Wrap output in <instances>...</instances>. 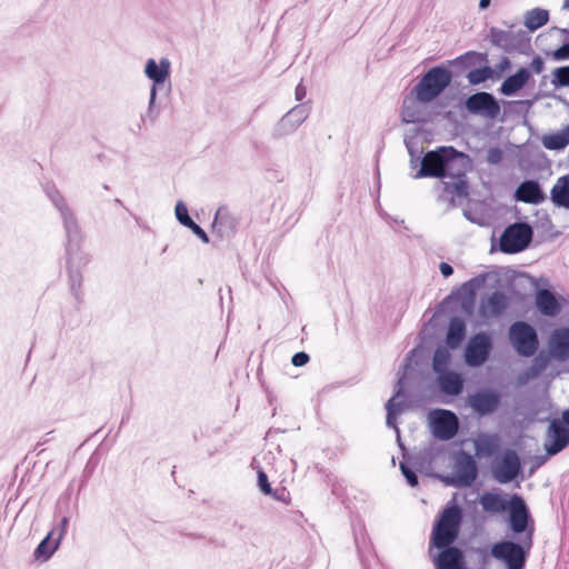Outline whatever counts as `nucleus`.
Wrapping results in <instances>:
<instances>
[{"mask_svg": "<svg viewBox=\"0 0 569 569\" xmlns=\"http://www.w3.org/2000/svg\"><path fill=\"white\" fill-rule=\"evenodd\" d=\"M462 509L447 505L433 525L429 552L433 548L441 551L433 558L436 569H466L463 552L451 545L458 539L462 523Z\"/></svg>", "mask_w": 569, "mask_h": 569, "instance_id": "1", "label": "nucleus"}, {"mask_svg": "<svg viewBox=\"0 0 569 569\" xmlns=\"http://www.w3.org/2000/svg\"><path fill=\"white\" fill-rule=\"evenodd\" d=\"M533 527H531L522 545L512 541L497 542L491 548V555L497 560L503 561L508 569H522L526 563V556L532 547Z\"/></svg>", "mask_w": 569, "mask_h": 569, "instance_id": "2", "label": "nucleus"}, {"mask_svg": "<svg viewBox=\"0 0 569 569\" xmlns=\"http://www.w3.org/2000/svg\"><path fill=\"white\" fill-rule=\"evenodd\" d=\"M468 169V157L456 150V153L448 154L446 164V178L449 181H443L445 192L452 197H467L468 196V182L466 180Z\"/></svg>", "mask_w": 569, "mask_h": 569, "instance_id": "3", "label": "nucleus"}, {"mask_svg": "<svg viewBox=\"0 0 569 569\" xmlns=\"http://www.w3.org/2000/svg\"><path fill=\"white\" fill-rule=\"evenodd\" d=\"M450 72L441 67L431 68L416 87L420 101L428 102L435 99L450 83Z\"/></svg>", "mask_w": 569, "mask_h": 569, "instance_id": "4", "label": "nucleus"}, {"mask_svg": "<svg viewBox=\"0 0 569 569\" xmlns=\"http://www.w3.org/2000/svg\"><path fill=\"white\" fill-rule=\"evenodd\" d=\"M532 229L526 222H515L502 232L499 241L503 253H517L525 250L532 240Z\"/></svg>", "mask_w": 569, "mask_h": 569, "instance_id": "5", "label": "nucleus"}, {"mask_svg": "<svg viewBox=\"0 0 569 569\" xmlns=\"http://www.w3.org/2000/svg\"><path fill=\"white\" fill-rule=\"evenodd\" d=\"M509 339L516 351L523 357L533 356L539 347L535 328L525 321H516L510 326Z\"/></svg>", "mask_w": 569, "mask_h": 569, "instance_id": "6", "label": "nucleus"}, {"mask_svg": "<svg viewBox=\"0 0 569 569\" xmlns=\"http://www.w3.org/2000/svg\"><path fill=\"white\" fill-rule=\"evenodd\" d=\"M453 153H456L453 147H440L436 150L428 151L422 157L420 169L415 174V178H446L448 154Z\"/></svg>", "mask_w": 569, "mask_h": 569, "instance_id": "7", "label": "nucleus"}, {"mask_svg": "<svg viewBox=\"0 0 569 569\" xmlns=\"http://www.w3.org/2000/svg\"><path fill=\"white\" fill-rule=\"evenodd\" d=\"M429 419L436 438L450 440L458 433L459 421L452 411L437 409L430 412Z\"/></svg>", "mask_w": 569, "mask_h": 569, "instance_id": "8", "label": "nucleus"}, {"mask_svg": "<svg viewBox=\"0 0 569 569\" xmlns=\"http://www.w3.org/2000/svg\"><path fill=\"white\" fill-rule=\"evenodd\" d=\"M521 471V462L518 453L507 450L492 469L495 479L500 483L512 481Z\"/></svg>", "mask_w": 569, "mask_h": 569, "instance_id": "9", "label": "nucleus"}, {"mask_svg": "<svg viewBox=\"0 0 569 569\" xmlns=\"http://www.w3.org/2000/svg\"><path fill=\"white\" fill-rule=\"evenodd\" d=\"M509 307V298L501 291H495L481 299L479 317L487 321L501 317Z\"/></svg>", "mask_w": 569, "mask_h": 569, "instance_id": "10", "label": "nucleus"}, {"mask_svg": "<svg viewBox=\"0 0 569 569\" xmlns=\"http://www.w3.org/2000/svg\"><path fill=\"white\" fill-rule=\"evenodd\" d=\"M468 405L479 416L493 413L500 405V395L490 389L479 390L468 397Z\"/></svg>", "mask_w": 569, "mask_h": 569, "instance_id": "11", "label": "nucleus"}, {"mask_svg": "<svg viewBox=\"0 0 569 569\" xmlns=\"http://www.w3.org/2000/svg\"><path fill=\"white\" fill-rule=\"evenodd\" d=\"M491 350V342L486 333L473 336L466 348V361L469 366L478 367L485 363Z\"/></svg>", "mask_w": 569, "mask_h": 569, "instance_id": "12", "label": "nucleus"}, {"mask_svg": "<svg viewBox=\"0 0 569 569\" xmlns=\"http://www.w3.org/2000/svg\"><path fill=\"white\" fill-rule=\"evenodd\" d=\"M68 527V519L62 518L59 526L51 530L48 536L38 545L34 550L36 560L46 561L58 549L62 537L64 536Z\"/></svg>", "mask_w": 569, "mask_h": 569, "instance_id": "13", "label": "nucleus"}, {"mask_svg": "<svg viewBox=\"0 0 569 569\" xmlns=\"http://www.w3.org/2000/svg\"><path fill=\"white\" fill-rule=\"evenodd\" d=\"M466 108L471 113H481L489 118H496L500 113V106L491 93L477 92L466 101Z\"/></svg>", "mask_w": 569, "mask_h": 569, "instance_id": "14", "label": "nucleus"}, {"mask_svg": "<svg viewBox=\"0 0 569 569\" xmlns=\"http://www.w3.org/2000/svg\"><path fill=\"white\" fill-rule=\"evenodd\" d=\"M510 527L513 532L521 533L527 530L529 512L523 499L513 495L509 501Z\"/></svg>", "mask_w": 569, "mask_h": 569, "instance_id": "15", "label": "nucleus"}, {"mask_svg": "<svg viewBox=\"0 0 569 569\" xmlns=\"http://www.w3.org/2000/svg\"><path fill=\"white\" fill-rule=\"evenodd\" d=\"M569 443V428L559 421H552L548 431V443L546 450L553 456L561 451Z\"/></svg>", "mask_w": 569, "mask_h": 569, "instance_id": "16", "label": "nucleus"}, {"mask_svg": "<svg viewBox=\"0 0 569 569\" xmlns=\"http://www.w3.org/2000/svg\"><path fill=\"white\" fill-rule=\"evenodd\" d=\"M456 475L459 485L471 486L478 476V467L475 459L468 455L462 453L456 463Z\"/></svg>", "mask_w": 569, "mask_h": 569, "instance_id": "17", "label": "nucleus"}, {"mask_svg": "<svg viewBox=\"0 0 569 569\" xmlns=\"http://www.w3.org/2000/svg\"><path fill=\"white\" fill-rule=\"evenodd\" d=\"M551 353L560 359L569 358V328H559L552 331L549 340Z\"/></svg>", "mask_w": 569, "mask_h": 569, "instance_id": "18", "label": "nucleus"}, {"mask_svg": "<svg viewBox=\"0 0 569 569\" xmlns=\"http://www.w3.org/2000/svg\"><path fill=\"white\" fill-rule=\"evenodd\" d=\"M536 306L540 313L547 317H556L561 310V305L557 297L548 289H539L537 291Z\"/></svg>", "mask_w": 569, "mask_h": 569, "instance_id": "19", "label": "nucleus"}, {"mask_svg": "<svg viewBox=\"0 0 569 569\" xmlns=\"http://www.w3.org/2000/svg\"><path fill=\"white\" fill-rule=\"evenodd\" d=\"M516 198L526 203L538 204L545 200L538 182L529 180L520 183L516 190Z\"/></svg>", "mask_w": 569, "mask_h": 569, "instance_id": "20", "label": "nucleus"}, {"mask_svg": "<svg viewBox=\"0 0 569 569\" xmlns=\"http://www.w3.org/2000/svg\"><path fill=\"white\" fill-rule=\"evenodd\" d=\"M530 79V72L520 68L515 74L508 77L501 84L500 91L505 96H512L522 89Z\"/></svg>", "mask_w": 569, "mask_h": 569, "instance_id": "21", "label": "nucleus"}, {"mask_svg": "<svg viewBox=\"0 0 569 569\" xmlns=\"http://www.w3.org/2000/svg\"><path fill=\"white\" fill-rule=\"evenodd\" d=\"M438 383L440 389L450 396H457L463 389V380L460 375L452 371L439 375Z\"/></svg>", "mask_w": 569, "mask_h": 569, "instance_id": "22", "label": "nucleus"}, {"mask_svg": "<svg viewBox=\"0 0 569 569\" xmlns=\"http://www.w3.org/2000/svg\"><path fill=\"white\" fill-rule=\"evenodd\" d=\"M480 505L487 512L499 513L508 510L509 502L499 493L485 492L480 497Z\"/></svg>", "mask_w": 569, "mask_h": 569, "instance_id": "23", "label": "nucleus"}, {"mask_svg": "<svg viewBox=\"0 0 569 569\" xmlns=\"http://www.w3.org/2000/svg\"><path fill=\"white\" fill-rule=\"evenodd\" d=\"M551 199L556 206L569 208V176L557 180L551 189Z\"/></svg>", "mask_w": 569, "mask_h": 569, "instance_id": "24", "label": "nucleus"}, {"mask_svg": "<svg viewBox=\"0 0 569 569\" xmlns=\"http://www.w3.org/2000/svg\"><path fill=\"white\" fill-rule=\"evenodd\" d=\"M499 448L498 437L495 435H482L475 443L476 455L479 457H491Z\"/></svg>", "mask_w": 569, "mask_h": 569, "instance_id": "25", "label": "nucleus"}, {"mask_svg": "<svg viewBox=\"0 0 569 569\" xmlns=\"http://www.w3.org/2000/svg\"><path fill=\"white\" fill-rule=\"evenodd\" d=\"M465 322L459 318L451 319L446 338L447 345L453 349L459 347L465 338Z\"/></svg>", "mask_w": 569, "mask_h": 569, "instance_id": "26", "label": "nucleus"}, {"mask_svg": "<svg viewBox=\"0 0 569 569\" xmlns=\"http://www.w3.org/2000/svg\"><path fill=\"white\" fill-rule=\"evenodd\" d=\"M542 143L549 150H560L567 147L569 144V124L560 131L545 136Z\"/></svg>", "mask_w": 569, "mask_h": 569, "instance_id": "27", "label": "nucleus"}, {"mask_svg": "<svg viewBox=\"0 0 569 569\" xmlns=\"http://www.w3.org/2000/svg\"><path fill=\"white\" fill-rule=\"evenodd\" d=\"M144 71L148 78L153 80L156 83H162L169 74V62L167 60H161L160 66H158L156 60L149 59Z\"/></svg>", "mask_w": 569, "mask_h": 569, "instance_id": "28", "label": "nucleus"}, {"mask_svg": "<svg viewBox=\"0 0 569 569\" xmlns=\"http://www.w3.org/2000/svg\"><path fill=\"white\" fill-rule=\"evenodd\" d=\"M549 14L547 10L533 9L526 16V27L530 30H537L548 22Z\"/></svg>", "mask_w": 569, "mask_h": 569, "instance_id": "29", "label": "nucleus"}, {"mask_svg": "<svg viewBox=\"0 0 569 569\" xmlns=\"http://www.w3.org/2000/svg\"><path fill=\"white\" fill-rule=\"evenodd\" d=\"M450 361V353L446 348H438L435 351L433 359H432V368L433 370L441 375L447 372V368Z\"/></svg>", "mask_w": 569, "mask_h": 569, "instance_id": "30", "label": "nucleus"}, {"mask_svg": "<svg viewBox=\"0 0 569 569\" xmlns=\"http://www.w3.org/2000/svg\"><path fill=\"white\" fill-rule=\"evenodd\" d=\"M492 70L489 67L478 68L469 71L468 80L471 84H479L491 78Z\"/></svg>", "mask_w": 569, "mask_h": 569, "instance_id": "31", "label": "nucleus"}, {"mask_svg": "<svg viewBox=\"0 0 569 569\" xmlns=\"http://www.w3.org/2000/svg\"><path fill=\"white\" fill-rule=\"evenodd\" d=\"M176 217L178 221L184 227L191 226L193 220L189 217L188 209L182 202H178L176 206Z\"/></svg>", "mask_w": 569, "mask_h": 569, "instance_id": "32", "label": "nucleus"}, {"mask_svg": "<svg viewBox=\"0 0 569 569\" xmlns=\"http://www.w3.org/2000/svg\"><path fill=\"white\" fill-rule=\"evenodd\" d=\"M503 158V152L500 148H490L487 152V162L490 164H498Z\"/></svg>", "mask_w": 569, "mask_h": 569, "instance_id": "33", "label": "nucleus"}, {"mask_svg": "<svg viewBox=\"0 0 569 569\" xmlns=\"http://www.w3.org/2000/svg\"><path fill=\"white\" fill-rule=\"evenodd\" d=\"M557 83L560 86H569V66L558 68L555 72Z\"/></svg>", "mask_w": 569, "mask_h": 569, "instance_id": "34", "label": "nucleus"}, {"mask_svg": "<svg viewBox=\"0 0 569 569\" xmlns=\"http://www.w3.org/2000/svg\"><path fill=\"white\" fill-rule=\"evenodd\" d=\"M258 485H259L260 490L264 495H271L272 493V489H271V486L269 483L268 477L261 470L258 472Z\"/></svg>", "mask_w": 569, "mask_h": 569, "instance_id": "35", "label": "nucleus"}, {"mask_svg": "<svg viewBox=\"0 0 569 569\" xmlns=\"http://www.w3.org/2000/svg\"><path fill=\"white\" fill-rule=\"evenodd\" d=\"M400 469L403 473V476L406 477L408 483L411 486V487H416L418 485V477L417 475L415 473V471H412L409 467H407L405 463H401L400 465Z\"/></svg>", "mask_w": 569, "mask_h": 569, "instance_id": "36", "label": "nucleus"}, {"mask_svg": "<svg viewBox=\"0 0 569 569\" xmlns=\"http://www.w3.org/2000/svg\"><path fill=\"white\" fill-rule=\"evenodd\" d=\"M552 57L555 60H567L569 59V42L565 43L560 48L553 51Z\"/></svg>", "mask_w": 569, "mask_h": 569, "instance_id": "37", "label": "nucleus"}, {"mask_svg": "<svg viewBox=\"0 0 569 569\" xmlns=\"http://www.w3.org/2000/svg\"><path fill=\"white\" fill-rule=\"evenodd\" d=\"M309 359V356L306 352L301 351L293 355V357L291 358V362L295 367H302L308 363Z\"/></svg>", "mask_w": 569, "mask_h": 569, "instance_id": "38", "label": "nucleus"}, {"mask_svg": "<svg viewBox=\"0 0 569 569\" xmlns=\"http://www.w3.org/2000/svg\"><path fill=\"white\" fill-rule=\"evenodd\" d=\"M188 228L191 229V231L196 236H198L204 243L209 242V238H208L207 233L204 232V230L199 224H197L194 221L191 223V226H188Z\"/></svg>", "mask_w": 569, "mask_h": 569, "instance_id": "39", "label": "nucleus"}, {"mask_svg": "<svg viewBox=\"0 0 569 569\" xmlns=\"http://www.w3.org/2000/svg\"><path fill=\"white\" fill-rule=\"evenodd\" d=\"M538 375V371L535 369V368H531L530 370L526 371V372H522L519 377H518V383L519 385H525L527 383L530 379L537 377Z\"/></svg>", "mask_w": 569, "mask_h": 569, "instance_id": "40", "label": "nucleus"}, {"mask_svg": "<svg viewBox=\"0 0 569 569\" xmlns=\"http://www.w3.org/2000/svg\"><path fill=\"white\" fill-rule=\"evenodd\" d=\"M395 397L388 400L387 402V423L392 425L393 416H395V408H396Z\"/></svg>", "mask_w": 569, "mask_h": 569, "instance_id": "41", "label": "nucleus"}, {"mask_svg": "<svg viewBox=\"0 0 569 569\" xmlns=\"http://www.w3.org/2000/svg\"><path fill=\"white\" fill-rule=\"evenodd\" d=\"M530 66L536 73H541L545 68L543 60L540 57L533 58Z\"/></svg>", "mask_w": 569, "mask_h": 569, "instance_id": "42", "label": "nucleus"}, {"mask_svg": "<svg viewBox=\"0 0 569 569\" xmlns=\"http://www.w3.org/2000/svg\"><path fill=\"white\" fill-rule=\"evenodd\" d=\"M511 66V62L508 57H503L498 63L497 68L500 72L508 70Z\"/></svg>", "mask_w": 569, "mask_h": 569, "instance_id": "43", "label": "nucleus"}, {"mask_svg": "<svg viewBox=\"0 0 569 569\" xmlns=\"http://www.w3.org/2000/svg\"><path fill=\"white\" fill-rule=\"evenodd\" d=\"M439 268H440L441 273L445 277H449V276H451L453 273L452 267L449 263H447V262H441Z\"/></svg>", "mask_w": 569, "mask_h": 569, "instance_id": "44", "label": "nucleus"}, {"mask_svg": "<svg viewBox=\"0 0 569 569\" xmlns=\"http://www.w3.org/2000/svg\"><path fill=\"white\" fill-rule=\"evenodd\" d=\"M306 87L302 86L301 83L297 86L296 88V98L297 100H302L305 97H306Z\"/></svg>", "mask_w": 569, "mask_h": 569, "instance_id": "45", "label": "nucleus"}, {"mask_svg": "<svg viewBox=\"0 0 569 569\" xmlns=\"http://www.w3.org/2000/svg\"><path fill=\"white\" fill-rule=\"evenodd\" d=\"M490 1H491V0H480V2H479V7H480L481 9H485V8H487V7L490 4Z\"/></svg>", "mask_w": 569, "mask_h": 569, "instance_id": "46", "label": "nucleus"}, {"mask_svg": "<svg viewBox=\"0 0 569 569\" xmlns=\"http://www.w3.org/2000/svg\"><path fill=\"white\" fill-rule=\"evenodd\" d=\"M563 419L569 425V410L563 413Z\"/></svg>", "mask_w": 569, "mask_h": 569, "instance_id": "47", "label": "nucleus"}, {"mask_svg": "<svg viewBox=\"0 0 569 569\" xmlns=\"http://www.w3.org/2000/svg\"><path fill=\"white\" fill-rule=\"evenodd\" d=\"M565 7H566V8H569V0H567V1L565 2Z\"/></svg>", "mask_w": 569, "mask_h": 569, "instance_id": "48", "label": "nucleus"}]
</instances>
